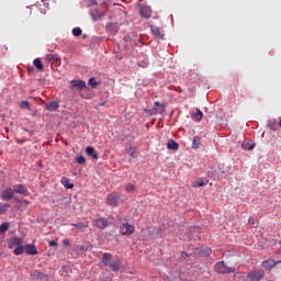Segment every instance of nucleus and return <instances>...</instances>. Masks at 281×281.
<instances>
[{
    "mask_svg": "<svg viewBox=\"0 0 281 281\" xmlns=\"http://www.w3.org/2000/svg\"><path fill=\"white\" fill-rule=\"evenodd\" d=\"M102 265H104V267H109L111 271H120L122 260H113V255L105 252L103 254Z\"/></svg>",
    "mask_w": 281,
    "mask_h": 281,
    "instance_id": "f257e3e1",
    "label": "nucleus"
},
{
    "mask_svg": "<svg viewBox=\"0 0 281 281\" xmlns=\"http://www.w3.org/2000/svg\"><path fill=\"white\" fill-rule=\"evenodd\" d=\"M122 203V198L120 196V193H110L106 196V204L111 205L112 207H117Z\"/></svg>",
    "mask_w": 281,
    "mask_h": 281,
    "instance_id": "f03ea898",
    "label": "nucleus"
},
{
    "mask_svg": "<svg viewBox=\"0 0 281 281\" xmlns=\"http://www.w3.org/2000/svg\"><path fill=\"white\" fill-rule=\"evenodd\" d=\"M216 273H236V268L225 266V262L220 261L215 265Z\"/></svg>",
    "mask_w": 281,
    "mask_h": 281,
    "instance_id": "7ed1b4c3",
    "label": "nucleus"
},
{
    "mask_svg": "<svg viewBox=\"0 0 281 281\" xmlns=\"http://www.w3.org/2000/svg\"><path fill=\"white\" fill-rule=\"evenodd\" d=\"M135 233V226L128 224V223H124L121 226V234L122 236H132V234Z\"/></svg>",
    "mask_w": 281,
    "mask_h": 281,
    "instance_id": "20e7f679",
    "label": "nucleus"
},
{
    "mask_svg": "<svg viewBox=\"0 0 281 281\" xmlns=\"http://www.w3.org/2000/svg\"><path fill=\"white\" fill-rule=\"evenodd\" d=\"M0 199L2 201H11V199H14V190H12L11 188L2 190Z\"/></svg>",
    "mask_w": 281,
    "mask_h": 281,
    "instance_id": "39448f33",
    "label": "nucleus"
},
{
    "mask_svg": "<svg viewBox=\"0 0 281 281\" xmlns=\"http://www.w3.org/2000/svg\"><path fill=\"white\" fill-rule=\"evenodd\" d=\"M92 225L99 229H105V227H109V220L104 217L97 218L92 221Z\"/></svg>",
    "mask_w": 281,
    "mask_h": 281,
    "instance_id": "423d86ee",
    "label": "nucleus"
},
{
    "mask_svg": "<svg viewBox=\"0 0 281 281\" xmlns=\"http://www.w3.org/2000/svg\"><path fill=\"white\" fill-rule=\"evenodd\" d=\"M247 278H248V281H260L262 278H265V271L262 270L252 271L248 273Z\"/></svg>",
    "mask_w": 281,
    "mask_h": 281,
    "instance_id": "0eeeda50",
    "label": "nucleus"
},
{
    "mask_svg": "<svg viewBox=\"0 0 281 281\" xmlns=\"http://www.w3.org/2000/svg\"><path fill=\"white\" fill-rule=\"evenodd\" d=\"M16 194H22L23 196H29L30 195V191L27 190V188H25L24 184H15L13 187V193Z\"/></svg>",
    "mask_w": 281,
    "mask_h": 281,
    "instance_id": "6e6552de",
    "label": "nucleus"
},
{
    "mask_svg": "<svg viewBox=\"0 0 281 281\" xmlns=\"http://www.w3.org/2000/svg\"><path fill=\"white\" fill-rule=\"evenodd\" d=\"M70 89H78V91H82V89H87V82L82 80H71Z\"/></svg>",
    "mask_w": 281,
    "mask_h": 281,
    "instance_id": "1a4fd4ad",
    "label": "nucleus"
},
{
    "mask_svg": "<svg viewBox=\"0 0 281 281\" xmlns=\"http://www.w3.org/2000/svg\"><path fill=\"white\" fill-rule=\"evenodd\" d=\"M280 263H281V260L276 261V260L269 258V259L262 261V267H263V269H267L268 271H271V269H273V267L276 265H280Z\"/></svg>",
    "mask_w": 281,
    "mask_h": 281,
    "instance_id": "9d476101",
    "label": "nucleus"
},
{
    "mask_svg": "<svg viewBox=\"0 0 281 281\" xmlns=\"http://www.w3.org/2000/svg\"><path fill=\"white\" fill-rule=\"evenodd\" d=\"M46 63H49L50 65H60V57L55 54H48L46 55Z\"/></svg>",
    "mask_w": 281,
    "mask_h": 281,
    "instance_id": "9b49d317",
    "label": "nucleus"
},
{
    "mask_svg": "<svg viewBox=\"0 0 281 281\" xmlns=\"http://www.w3.org/2000/svg\"><path fill=\"white\" fill-rule=\"evenodd\" d=\"M25 254L27 256H36L38 254V250L36 249V246L34 244H29L24 247Z\"/></svg>",
    "mask_w": 281,
    "mask_h": 281,
    "instance_id": "f8f14e48",
    "label": "nucleus"
},
{
    "mask_svg": "<svg viewBox=\"0 0 281 281\" xmlns=\"http://www.w3.org/2000/svg\"><path fill=\"white\" fill-rule=\"evenodd\" d=\"M139 14L143 19H150V14H153V11L148 7H142L139 10Z\"/></svg>",
    "mask_w": 281,
    "mask_h": 281,
    "instance_id": "ddd939ff",
    "label": "nucleus"
},
{
    "mask_svg": "<svg viewBox=\"0 0 281 281\" xmlns=\"http://www.w3.org/2000/svg\"><path fill=\"white\" fill-rule=\"evenodd\" d=\"M31 278L32 280H44L47 278V274L43 273L42 271L34 270Z\"/></svg>",
    "mask_w": 281,
    "mask_h": 281,
    "instance_id": "4468645a",
    "label": "nucleus"
},
{
    "mask_svg": "<svg viewBox=\"0 0 281 281\" xmlns=\"http://www.w3.org/2000/svg\"><path fill=\"white\" fill-rule=\"evenodd\" d=\"M191 117L195 122H201L203 120V112L200 109H195V113H192Z\"/></svg>",
    "mask_w": 281,
    "mask_h": 281,
    "instance_id": "2eb2a0df",
    "label": "nucleus"
},
{
    "mask_svg": "<svg viewBox=\"0 0 281 281\" xmlns=\"http://www.w3.org/2000/svg\"><path fill=\"white\" fill-rule=\"evenodd\" d=\"M168 150H179V143L170 139L167 144Z\"/></svg>",
    "mask_w": 281,
    "mask_h": 281,
    "instance_id": "dca6fc26",
    "label": "nucleus"
},
{
    "mask_svg": "<svg viewBox=\"0 0 281 281\" xmlns=\"http://www.w3.org/2000/svg\"><path fill=\"white\" fill-rule=\"evenodd\" d=\"M86 153L89 155V157H92V159H98V153H95V148L88 146L86 148Z\"/></svg>",
    "mask_w": 281,
    "mask_h": 281,
    "instance_id": "f3484780",
    "label": "nucleus"
},
{
    "mask_svg": "<svg viewBox=\"0 0 281 281\" xmlns=\"http://www.w3.org/2000/svg\"><path fill=\"white\" fill-rule=\"evenodd\" d=\"M201 146V137L200 136H194L192 140V148L193 150H199Z\"/></svg>",
    "mask_w": 281,
    "mask_h": 281,
    "instance_id": "a211bd4d",
    "label": "nucleus"
},
{
    "mask_svg": "<svg viewBox=\"0 0 281 281\" xmlns=\"http://www.w3.org/2000/svg\"><path fill=\"white\" fill-rule=\"evenodd\" d=\"M151 34L156 37V38H160L164 40V35H161V33L159 32V29L157 26H151Z\"/></svg>",
    "mask_w": 281,
    "mask_h": 281,
    "instance_id": "6ab92c4d",
    "label": "nucleus"
},
{
    "mask_svg": "<svg viewBox=\"0 0 281 281\" xmlns=\"http://www.w3.org/2000/svg\"><path fill=\"white\" fill-rule=\"evenodd\" d=\"M58 106H59V104L56 101H53V102L46 104L47 111H52V112L56 111V109H58Z\"/></svg>",
    "mask_w": 281,
    "mask_h": 281,
    "instance_id": "aec40b11",
    "label": "nucleus"
},
{
    "mask_svg": "<svg viewBox=\"0 0 281 281\" xmlns=\"http://www.w3.org/2000/svg\"><path fill=\"white\" fill-rule=\"evenodd\" d=\"M33 65L38 69V71H43V61H41V58H35L33 60Z\"/></svg>",
    "mask_w": 281,
    "mask_h": 281,
    "instance_id": "412c9836",
    "label": "nucleus"
},
{
    "mask_svg": "<svg viewBox=\"0 0 281 281\" xmlns=\"http://www.w3.org/2000/svg\"><path fill=\"white\" fill-rule=\"evenodd\" d=\"M61 183L67 190H71L74 188V183H69V179L61 178Z\"/></svg>",
    "mask_w": 281,
    "mask_h": 281,
    "instance_id": "4be33fe9",
    "label": "nucleus"
},
{
    "mask_svg": "<svg viewBox=\"0 0 281 281\" xmlns=\"http://www.w3.org/2000/svg\"><path fill=\"white\" fill-rule=\"evenodd\" d=\"M10 227V223L5 222L0 225V234H5Z\"/></svg>",
    "mask_w": 281,
    "mask_h": 281,
    "instance_id": "5701e85b",
    "label": "nucleus"
},
{
    "mask_svg": "<svg viewBox=\"0 0 281 281\" xmlns=\"http://www.w3.org/2000/svg\"><path fill=\"white\" fill-rule=\"evenodd\" d=\"M88 85L92 87V89H95V87H99L100 82H97L95 78L92 77L89 79Z\"/></svg>",
    "mask_w": 281,
    "mask_h": 281,
    "instance_id": "b1692460",
    "label": "nucleus"
},
{
    "mask_svg": "<svg viewBox=\"0 0 281 281\" xmlns=\"http://www.w3.org/2000/svg\"><path fill=\"white\" fill-rule=\"evenodd\" d=\"M23 251H25V247H23V246H18V247L13 250V254H15V256H21V254H23Z\"/></svg>",
    "mask_w": 281,
    "mask_h": 281,
    "instance_id": "393cba45",
    "label": "nucleus"
},
{
    "mask_svg": "<svg viewBox=\"0 0 281 281\" xmlns=\"http://www.w3.org/2000/svg\"><path fill=\"white\" fill-rule=\"evenodd\" d=\"M9 207H10V204L0 205V214H5Z\"/></svg>",
    "mask_w": 281,
    "mask_h": 281,
    "instance_id": "a878e982",
    "label": "nucleus"
},
{
    "mask_svg": "<svg viewBox=\"0 0 281 281\" xmlns=\"http://www.w3.org/2000/svg\"><path fill=\"white\" fill-rule=\"evenodd\" d=\"M72 227H77V229H83V227H89L88 225H86L82 222H79L77 224H71Z\"/></svg>",
    "mask_w": 281,
    "mask_h": 281,
    "instance_id": "bb28decb",
    "label": "nucleus"
},
{
    "mask_svg": "<svg viewBox=\"0 0 281 281\" xmlns=\"http://www.w3.org/2000/svg\"><path fill=\"white\" fill-rule=\"evenodd\" d=\"M72 34L74 36H80V34H82V29L80 27L72 29Z\"/></svg>",
    "mask_w": 281,
    "mask_h": 281,
    "instance_id": "cd10ccee",
    "label": "nucleus"
},
{
    "mask_svg": "<svg viewBox=\"0 0 281 281\" xmlns=\"http://www.w3.org/2000/svg\"><path fill=\"white\" fill-rule=\"evenodd\" d=\"M20 109H27V111H30V102L27 101H22L20 103Z\"/></svg>",
    "mask_w": 281,
    "mask_h": 281,
    "instance_id": "c85d7f7f",
    "label": "nucleus"
},
{
    "mask_svg": "<svg viewBox=\"0 0 281 281\" xmlns=\"http://www.w3.org/2000/svg\"><path fill=\"white\" fill-rule=\"evenodd\" d=\"M76 161H77V164H85V161H87V159L85 158V156H78L77 158H76Z\"/></svg>",
    "mask_w": 281,
    "mask_h": 281,
    "instance_id": "c756f323",
    "label": "nucleus"
},
{
    "mask_svg": "<svg viewBox=\"0 0 281 281\" xmlns=\"http://www.w3.org/2000/svg\"><path fill=\"white\" fill-rule=\"evenodd\" d=\"M126 192H135V187L133 184H127L125 187Z\"/></svg>",
    "mask_w": 281,
    "mask_h": 281,
    "instance_id": "7c9ffc66",
    "label": "nucleus"
},
{
    "mask_svg": "<svg viewBox=\"0 0 281 281\" xmlns=\"http://www.w3.org/2000/svg\"><path fill=\"white\" fill-rule=\"evenodd\" d=\"M125 150H126L127 155H130V157H135V151H133V147H128Z\"/></svg>",
    "mask_w": 281,
    "mask_h": 281,
    "instance_id": "2f4dec72",
    "label": "nucleus"
},
{
    "mask_svg": "<svg viewBox=\"0 0 281 281\" xmlns=\"http://www.w3.org/2000/svg\"><path fill=\"white\" fill-rule=\"evenodd\" d=\"M13 243H14V245H18V247L21 246V238L14 237Z\"/></svg>",
    "mask_w": 281,
    "mask_h": 281,
    "instance_id": "473e14b6",
    "label": "nucleus"
},
{
    "mask_svg": "<svg viewBox=\"0 0 281 281\" xmlns=\"http://www.w3.org/2000/svg\"><path fill=\"white\" fill-rule=\"evenodd\" d=\"M63 245H65L66 247H71V241L69 239H64Z\"/></svg>",
    "mask_w": 281,
    "mask_h": 281,
    "instance_id": "72a5a7b5",
    "label": "nucleus"
},
{
    "mask_svg": "<svg viewBox=\"0 0 281 281\" xmlns=\"http://www.w3.org/2000/svg\"><path fill=\"white\" fill-rule=\"evenodd\" d=\"M49 247H56V245H58V243H56V240H50L48 243Z\"/></svg>",
    "mask_w": 281,
    "mask_h": 281,
    "instance_id": "f704fd0d",
    "label": "nucleus"
},
{
    "mask_svg": "<svg viewBox=\"0 0 281 281\" xmlns=\"http://www.w3.org/2000/svg\"><path fill=\"white\" fill-rule=\"evenodd\" d=\"M203 186H205V182L200 181L195 184L196 188H203Z\"/></svg>",
    "mask_w": 281,
    "mask_h": 281,
    "instance_id": "c9c22d12",
    "label": "nucleus"
},
{
    "mask_svg": "<svg viewBox=\"0 0 281 281\" xmlns=\"http://www.w3.org/2000/svg\"><path fill=\"white\" fill-rule=\"evenodd\" d=\"M22 203H23V205H25V206L30 205V202H29L27 200H23Z\"/></svg>",
    "mask_w": 281,
    "mask_h": 281,
    "instance_id": "e433bc0d",
    "label": "nucleus"
},
{
    "mask_svg": "<svg viewBox=\"0 0 281 281\" xmlns=\"http://www.w3.org/2000/svg\"><path fill=\"white\" fill-rule=\"evenodd\" d=\"M154 105H155V106H164V104H160L159 101H156V102L154 103Z\"/></svg>",
    "mask_w": 281,
    "mask_h": 281,
    "instance_id": "4c0bfd02",
    "label": "nucleus"
},
{
    "mask_svg": "<svg viewBox=\"0 0 281 281\" xmlns=\"http://www.w3.org/2000/svg\"><path fill=\"white\" fill-rule=\"evenodd\" d=\"M249 223L250 225H255L256 223L254 222V220L249 218Z\"/></svg>",
    "mask_w": 281,
    "mask_h": 281,
    "instance_id": "58836bf2",
    "label": "nucleus"
},
{
    "mask_svg": "<svg viewBox=\"0 0 281 281\" xmlns=\"http://www.w3.org/2000/svg\"><path fill=\"white\" fill-rule=\"evenodd\" d=\"M248 150H254V146H250V147L248 148Z\"/></svg>",
    "mask_w": 281,
    "mask_h": 281,
    "instance_id": "ea45409f",
    "label": "nucleus"
},
{
    "mask_svg": "<svg viewBox=\"0 0 281 281\" xmlns=\"http://www.w3.org/2000/svg\"><path fill=\"white\" fill-rule=\"evenodd\" d=\"M279 126H280V128H281V117H280V120H279Z\"/></svg>",
    "mask_w": 281,
    "mask_h": 281,
    "instance_id": "a19ab883",
    "label": "nucleus"
},
{
    "mask_svg": "<svg viewBox=\"0 0 281 281\" xmlns=\"http://www.w3.org/2000/svg\"><path fill=\"white\" fill-rule=\"evenodd\" d=\"M92 3H94V5H98V2H97V1H92Z\"/></svg>",
    "mask_w": 281,
    "mask_h": 281,
    "instance_id": "79ce46f5",
    "label": "nucleus"
},
{
    "mask_svg": "<svg viewBox=\"0 0 281 281\" xmlns=\"http://www.w3.org/2000/svg\"><path fill=\"white\" fill-rule=\"evenodd\" d=\"M268 126H271V123H269Z\"/></svg>",
    "mask_w": 281,
    "mask_h": 281,
    "instance_id": "37998d69",
    "label": "nucleus"
}]
</instances>
